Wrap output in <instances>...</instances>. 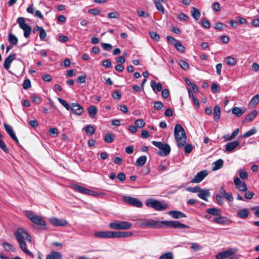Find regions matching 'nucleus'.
Here are the masks:
<instances>
[{
    "mask_svg": "<svg viewBox=\"0 0 259 259\" xmlns=\"http://www.w3.org/2000/svg\"><path fill=\"white\" fill-rule=\"evenodd\" d=\"M213 221L218 224L226 225L228 223L229 220L225 217H222L220 215L218 217L214 218L213 219Z\"/></svg>",
    "mask_w": 259,
    "mask_h": 259,
    "instance_id": "6ab92c4d",
    "label": "nucleus"
},
{
    "mask_svg": "<svg viewBox=\"0 0 259 259\" xmlns=\"http://www.w3.org/2000/svg\"><path fill=\"white\" fill-rule=\"evenodd\" d=\"M146 205L148 207L154 208L157 211H162L167 208V204L162 203L161 201L153 199H149L146 200Z\"/></svg>",
    "mask_w": 259,
    "mask_h": 259,
    "instance_id": "39448f33",
    "label": "nucleus"
},
{
    "mask_svg": "<svg viewBox=\"0 0 259 259\" xmlns=\"http://www.w3.org/2000/svg\"><path fill=\"white\" fill-rule=\"evenodd\" d=\"M175 47L178 51L181 53H184L186 50L185 47L181 44L180 41H178Z\"/></svg>",
    "mask_w": 259,
    "mask_h": 259,
    "instance_id": "37998d69",
    "label": "nucleus"
},
{
    "mask_svg": "<svg viewBox=\"0 0 259 259\" xmlns=\"http://www.w3.org/2000/svg\"><path fill=\"white\" fill-rule=\"evenodd\" d=\"M72 188L76 191L80 192L81 193L89 195V194H92L93 192L92 191L88 189L87 188H85L83 187H82L79 185H73L72 186Z\"/></svg>",
    "mask_w": 259,
    "mask_h": 259,
    "instance_id": "2eb2a0df",
    "label": "nucleus"
},
{
    "mask_svg": "<svg viewBox=\"0 0 259 259\" xmlns=\"http://www.w3.org/2000/svg\"><path fill=\"white\" fill-rule=\"evenodd\" d=\"M9 41L12 45H16V37L10 33L9 35Z\"/></svg>",
    "mask_w": 259,
    "mask_h": 259,
    "instance_id": "3c124183",
    "label": "nucleus"
},
{
    "mask_svg": "<svg viewBox=\"0 0 259 259\" xmlns=\"http://www.w3.org/2000/svg\"><path fill=\"white\" fill-rule=\"evenodd\" d=\"M191 16L196 21L198 20L200 17V11L196 8L193 7L191 8Z\"/></svg>",
    "mask_w": 259,
    "mask_h": 259,
    "instance_id": "7c9ffc66",
    "label": "nucleus"
},
{
    "mask_svg": "<svg viewBox=\"0 0 259 259\" xmlns=\"http://www.w3.org/2000/svg\"><path fill=\"white\" fill-rule=\"evenodd\" d=\"M135 125L138 128H142L145 125V122L143 119H139L135 121Z\"/></svg>",
    "mask_w": 259,
    "mask_h": 259,
    "instance_id": "09e8293b",
    "label": "nucleus"
},
{
    "mask_svg": "<svg viewBox=\"0 0 259 259\" xmlns=\"http://www.w3.org/2000/svg\"><path fill=\"white\" fill-rule=\"evenodd\" d=\"M83 130L85 131L87 134L89 136H92L95 132V129L93 127V126L91 125H87L84 126L83 128Z\"/></svg>",
    "mask_w": 259,
    "mask_h": 259,
    "instance_id": "2f4dec72",
    "label": "nucleus"
},
{
    "mask_svg": "<svg viewBox=\"0 0 259 259\" xmlns=\"http://www.w3.org/2000/svg\"><path fill=\"white\" fill-rule=\"evenodd\" d=\"M70 110L77 115H80L84 111L83 107L76 103H71Z\"/></svg>",
    "mask_w": 259,
    "mask_h": 259,
    "instance_id": "4468645a",
    "label": "nucleus"
},
{
    "mask_svg": "<svg viewBox=\"0 0 259 259\" xmlns=\"http://www.w3.org/2000/svg\"><path fill=\"white\" fill-rule=\"evenodd\" d=\"M193 149V146L191 144H187L185 147V152L186 154L190 153Z\"/></svg>",
    "mask_w": 259,
    "mask_h": 259,
    "instance_id": "774afa93",
    "label": "nucleus"
},
{
    "mask_svg": "<svg viewBox=\"0 0 259 259\" xmlns=\"http://www.w3.org/2000/svg\"><path fill=\"white\" fill-rule=\"evenodd\" d=\"M98 110L95 106H91L88 109V113L91 118H94L97 113Z\"/></svg>",
    "mask_w": 259,
    "mask_h": 259,
    "instance_id": "f704fd0d",
    "label": "nucleus"
},
{
    "mask_svg": "<svg viewBox=\"0 0 259 259\" xmlns=\"http://www.w3.org/2000/svg\"><path fill=\"white\" fill-rule=\"evenodd\" d=\"M198 196L201 199L205 201H207V198L210 196V192L207 189H201V190L198 194Z\"/></svg>",
    "mask_w": 259,
    "mask_h": 259,
    "instance_id": "5701e85b",
    "label": "nucleus"
},
{
    "mask_svg": "<svg viewBox=\"0 0 259 259\" xmlns=\"http://www.w3.org/2000/svg\"><path fill=\"white\" fill-rule=\"evenodd\" d=\"M174 255L172 252H167L162 254L158 259H173Z\"/></svg>",
    "mask_w": 259,
    "mask_h": 259,
    "instance_id": "ea45409f",
    "label": "nucleus"
},
{
    "mask_svg": "<svg viewBox=\"0 0 259 259\" xmlns=\"http://www.w3.org/2000/svg\"><path fill=\"white\" fill-rule=\"evenodd\" d=\"M238 217L240 218L244 219L248 217L249 215V210L247 208L239 209L237 212Z\"/></svg>",
    "mask_w": 259,
    "mask_h": 259,
    "instance_id": "393cba45",
    "label": "nucleus"
},
{
    "mask_svg": "<svg viewBox=\"0 0 259 259\" xmlns=\"http://www.w3.org/2000/svg\"><path fill=\"white\" fill-rule=\"evenodd\" d=\"M180 66L185 70H187L189 68V64L185 61L180 60L179 62Z\"/></svg>",
    "mask_w": 259,
    "mask_h": 259,
    "instance_id": "49530a36",
    "label": "nucleus"
},
{
    "mask_svg": "<svg viewBox=\"0 0 259 259\" xmlns=\"http://www.w3.org/2000/svg\"><path fill=\"white\" fill-rule=\"evenodd\" d=\"M224 161L222 159H219L213 163V166L212 170H217L221 168L223 166Z\"/></svg>",
    "mask_w": 259,
    "mask_h": 259,
    "instance_id": "473e14b6",
    "label": "nucleus"
},
{
    "mask_svg": "<svg viewBox=\"0 0 259 259\" xmlns=\"http://www.w3.org/2000/svg\"><path fill=\"white\" fill-rule=\"evenodd\" d=\"M174 135L178 146L184 147L186 143L187 137L184 129L180 124H176Z\"/></svg>",
    "mask_w": 259,
    "mask_h": 259,
    "instance_id": "20e7f679",
    "label": "nucleus"
},
{
    "mask_svg": "<svg viewBox=\"0 0 259 259\" xmlns=\"http://www.w3.org/2000/svg\"><path fill=\"white\" fill-rule=\"evenodd\" d=\"M26 215L33 223L44 227L46 226V222L41 215L35 214L31 211H26Z\"/></svg>",
    "mask_w": 259,
    "mask_h": 259,
    "instance_id": "423d86ee",
    "label": "nucleus"
},
{
    "mask_svg": "<svg viewBox=\"0 0 259 259\" xmlns=\"http://www.w3.org/2000/svg\"><path fill=\"white\" fill-rule=\"evenodd\" d=\"M223 197L220 193L217 194L215 195V199H216L217 202L219 205H222L224 203V201L223 200Z\"/></svg>",
    "mask_w": 259,
    "mask_h": 259,
    "instance_id": "864d4df0",
    "label": "nucleus"
},
{
    "mask_svg": "<svg viewBox=\"0 0 259 259\" xmlns=\"http://www.w3.org/2000/svg\"><path fill=\"white\" fill-rule=\"evenodd\" d=\"M26 241L31 243V237L28 232L24 228L20 227L17 228V242L20 248L26 254L33 257V253L27 248Z\"/></svg>",
    "mask_w": 259,
    "mask_h": 259,
    "instance_id": "f03ea898",
    "label": "nucleus"
},
{
    "mask_svg": "<svg viewBox=\"0 0 259 259\" xmlns=\"http://www.w3.org/2000/svg\"><path fill=\"white\" fill-rule=\"evenodd\" d=\"M257 112L256 110L252 111L249 114H248L245 118L243 120V122H250L252 121L256 116Z\"/></svg>",
    "mask_w": 259,
    "mask_h": 259,
    "instance_id": "bb28decb",
    "label": "nucleus"
},
{
    "mask_svg": "<svg viewBox=\"0 0 259 259\" xmlns=\"http://www.w3.org/2000/svg\"><path fill=\"white\" fill-rule=\"evenodd\" d=\"M207 175L208 172L206 170L201 171L196 174V175L191 180V182L193 183H200Z\"/></svg>",
    "mask_w": 259,
    "mask_h": 259,
    "instance_id": "ddd939ff",
    "label": "nucleus"
},
{
    "mask_svg": "<svg viewBox=\"0 0 259 259\" xmlns=\"http://www.w3.org/2000/svg\"><path fill=\"white\" fill-rule=\"evenodd\" d=\"M16 58V55L15 54H11L6 58L4 61V67L9 72H11L9 70L10 67L11 63Z\"/></svg>",
    "mask_w": 259,
    "mask_h": 259,
    "instance_id": "f3484780",
    "label": "nucleus"
},
{
    "mask_svg": "<svg viewBox=\"0 0 259 259\" xmlns=\"http://www.w3.org/2000/svg\"><path fill=\"white\" fill-rule=\"evenodd\" d=\"M123 200L126 203L133 206L141 207L143 204L142 202L138 199L129 196H124Z\"/></svg>",
    "mask_w": 259,
    "mask_h": 259,
    "instance_id": "1a4fd4ad",
    "label": "nucleus"
},
{
    "mask_svg": "<svg viewBox=\"0 0 259 259\" xmlns=\"http://www.w3.org/2000/svg\"><path fill=\"white\" fill-rule=\"evenodd\" d=\"M239 176L241 179L245 180L248 178V174L246 171L239 170Z\"/></svg>",
    "mask_w": 259,
    "mask_h": 259,
    "instance_id": "69168bd1",
    "label": "nucleus"
},
{
    "mask_svg": "<svg viewBox=\"0 0 259 259\" xmlns=\"http://www.w3.org/2000/svg\"><path fill=\"white\" fill-rule=\"evenodd\" d=\"M163 104L159 101H156L154 103V108L157 110H160L163 107Z\"/></svg>",
    "mask_w": 259,
    "mask_h": 259,
    "instance_id": "bf43d9fd",
    "label": "nucleus"
},
{
    "mask_svg": "<svg viewBox=\"0 0 259 259\" xmlns=\"http://www.w3.org/2000/svg\"><path fill=\"white\" fill-rule=\"evenodd\" d=\"M246 111L245 108H240L238 107H235L232 109V112L233 114L238 117L241 116Z\"/></svg>",
    "mask_w": 259,
    "mask_h": 259,
    "instance_id": "a878e982",
    "label": "nucleus"
},
{
    "mask_svg": "<svg viewBox=\"0 0 259 259\" xmlns=\"http://www.w3.org/2000/svg\"><path fill=\"white\" fill-rule=\"evenodd\" d=\"M177 18L180 20L187 21L189 17L185 14L181 13L178 15Z\"/></svg>",
    "mask_w": 259,
    "mask_h": 259,
    "instance_id": "052dcab7",
    "label": "nucleus"
},
{
    "mask_svg": "<svg viewBox=\"0 0 259 259\" xmlns=\"http://www.w3.org/2000/svg\"><path fill=\"white\" fill-rule=\"evenodd\" d=\"M101 46L106 51H110L112 48V46L109 44L102 43Z\"/></svg>",
    "mask_w": 259,
    "mask_h": 259,
    "instance_id": "338daca9",
    "label": "nucleus"
},
{
    "mask_svg": "<svg viewBox=\"0 0 259 259\" xmlns=\"http://www.w3.org/2000/svg\"><path fill=\"white\" fill-rule=\"evenodd\" d=\"M3 246L7 251H14L15 250V248L7 242H3Z\"/></svg>",
    "mask_w": 259,
    "mask_h": 259,
    "instance_id": "a19ab883",
    "label": "nucleus"
},
{
    "mask_svg": "<svg viewBox=\"0 0 259 259\" xmlns=\"http://www.w3.org/2000/svg\"><path fill=\"white\" fill-rule=\"evenodd\" d=\"M39 32V36L40 39L44 40L47 36V33L45 30L43 28H42L41 29H40V30Z\"/></svg>",
    "mask_w": 259,
    "mask_h": 259,
    "instance_id": "680f3d73",
    "label": "nucleus"
},
{
    "mask_svg": "<svg viewBox=\"0 0 259 259\" xmlns=\"http://www.w3.org/2000/svg\"><path fill=\"white\" fill-rule=\"evenodd\" d=\"M236 187L240 191H246L247 187L244 182L241 181L239 178L236 177L234 180Z\"/></svg>",
    "mask_w": 259,
    "mask_h": 259,
    "instance_id": "f8f14e48",
    "label": "nucleus"
},
{
    "mask_svg": "<svg viewBox=\"0 0 259 259\" xmlns=\"http://www.w3.org/2000/svg\"><path fill=\"white\" fill-rule=\"evenodd\" d=\"M150 85L155 93L161 91L162 90V85L160 82L156 83L154 80H152L150 82Z\"/></svg>",
    "mask_w": 259,
    "mask_h": 259,
    "instance_id": "b1692460",
    "label": "nucleus"
},
{
    "mask_svg": "<svg viewBox=\"0 0 259 259\" xmlns=\"http://www.w3.org/2000/svg\"><path fill=\"white\" fill-rule=\"evenodd\" d=\"M206 212L213 215L220 216L221 214V211L217 208H209L206 210Z\"/></svg>",
    "mask_w": 259,
    "mask_h": 259,
    "instance_id": "c85d7f7f",
    "label": "nucleus"
},
{
    "mask_svg": "<svg viewBox=\"0 0 259 259\" xmlns=\"http://www.w3.org/2000/svg\"><path fill=\"white\" fill-rule=\"evenodd\" d=\"M132 226L131 223L126 221L114 222L110 223L109 227L115 230H127Z\"/></svg>",
    "mask_w": 259,
    "mask_h": 259,
    "instance_id": "0eeeda50",
    "label": "nucleus"
},
{
    "mask_svg": "<svg viewBox=\"0 0 259 259\" xmlns=\"http://www.w3.org/2000/svg\"><path fill=\"white\" fill-rule=\"evenodd\" d=\"M31 87V82L29 79H25L23 83V87L25 90H27Z\"/></svg>",
    "mask_w": 259,
    "mask_h": 259,
    "instance_id": "6e6d98bb",
    "label": "nucleus"
},
{
    "mask_svg": "<svg viewBox=\"0 0 259 259\" xmlns=\"http://www.w3.org/2000/svg\"><path fill=\"white\" fill-rule=\"evenodd\" d=\"M256 132V130L255 127H253L248 131L245 132L243 135H242L241 137L242 138H247L250 137L253 135H254Z\"/></svg>",
    "mask_w": 259,
    "mask_h": 259,
    "instance_id": "e433bc0d",
    "label": "nucleus"
},
{
    "mask_svg": "<svg viewBox=\"0 0 259 259\" xmlns=\"http://www.w3.org/2000/svg\"><path fill=\"white\" fill-rule=\"evenodd\" d=\"M49 221L53 226L55 227H64L68 224V222L66 220L57 218H51Z\"/></svg>",
    "mask_w": 259,
    "mask_h": 259,
    "instance_id": "9b49d317",
    "label": "nucleus"
},
{
    "mask_svg": "<svg viewBox=\"0 0 259 259\" xmlns=\"http://www.w3.org/2000/svg\"><path fill=\"white\" fill-rule=\"evenodd\" d=\"M17 23L19 27L22 29L24 32V36L28 38L31 32V27L26 23L25 19L23 17H19L17 19Z\"/></svg>",
    "mask_w": 259,
    "mask_h": 259,
    "instance_id": "6e6552de",
    "label": "nucleus"
},
{
    "mask_svg": "<svg viewBox=\"0 0 259 259\" xmlns=\"http://www.w3.org/2000/svg\"><path fill=\"white\" fill-rule=\"evenodd\" d=\"M170 150L171 148L169 145L167 144H164L160 151L157 152V154L161 156H166L169 154Z\"/></svg>",
    "mask_w": 259,
    "mask_h": 259,
    "instance_id": "dca6fc26",
    "label": "nucleus"
},
{
    "mask_svg": "<svg viewBox=\"0 0 259 259\" xmlns=\"http://www.w3.org/2000/svg\"><path fill=\"white\" fill-rule=\"evenodd\" d=\"M168 214H169L172 218L174 219H180L182 218H186V215L183 212L177 211V210H172L169 211L168 212Z\"/></svg>",
    "mask_w": 259,
    "mask_h": 259,
    "instance_id": "aec40b11",
    "label": "nucleus"
},
{
    "mask_svg": "<svg viewBox=\"0 0 259 259\" xmlns=\"http://www.w3.org/2000/svg\"><path fill=\"white\" fill-rule=\"evenodd\" d=\"M239 145L238 141H234L227 143L226 145V150L227 152H231Z\"/></svg>",
    "mask_w": 259,
    "mask_h": 259,
    "instance_id": "4be33fe9",
    "label": "nucleus"
},
{
    "mask_svg": "<svg viewBox=\"0 0 259 259\" xmlns=\"http://www.w3.org/2000/svg\"><path fill=\"white\" fill-rule=\"evenodd\" d=\"M137 13H138V16L140 17L147 18V17H148L149 16L148 13H146L145 12L140 10H138Z\"/></svg>",
    "mask_w": 259,
    "mask_h": 259,
    "instance_id": "e2e57ef3",
    "label": "nucleus"
},
{
    "mask_svg": "<svg viewBox=\"0 0 259 259\" xmlns=\"http://www.w3.org/2000/svg\"><path fill=\"white\" fill-rule=\"evenodd\" d=\"M144 226L148 228H159L164 225L171 228L189 229V226L181 223L179 221H158L153 220H149L144 222L142 224Z\"/></svg>",
    "mask_w": 259,
    "mask_h": 259,
    "instance_id": "f257e3e1",
    "label": "nucleus"
},
{
    "mask_svg": "<svg viewBox=\"0 0 259 259\" xmlns=\"http://www.w3.org/2000/svg\"><path fill=\"white\" fill-rule=\"evenodd\" d=\"M132 234L130 232L106 231L96 232L94 236L100 238H118L127 237Z\"/></svg>",
    "mask_w": 259,
    "mask_h": 259,
    "instance_id": "7ed1b4c3",
    "label": "nucleus"
},
{
    "mask_svg": "<svg viewBox=\"0 0 259 259\" xmlns=\"http://www.w3.org/2000/svg\"><path fill=\"white\" fill-rule=\"evenodd\" d=\"M46 259H62V254L57 251H52L48 254Z\"/></svg>",
    "mask_w": 259,
    "mask_h": 259,
    "instance_id": "cd10ccee",
    "label": "nucleus"
},
{
    "mask_svg": "<svg viewBox=\"0 0 259 259\" xmlns=\"http://www.w3.org/2000/svg\"><path fill=\"white\" fill-rule=\"evenodd\" d=\"M147 159V156L145 155L139 157L136 160V165L138 166H143L146 162Z\"/></svg>",
    "mask_w": 259,
    "mask_h": 259,
    "instance_id": "72a5a7b5",
    "label": "nucleus"
},
{
    "mask_svg": "<svg viewBox=\"0 0 259 259\" xmlns=\"http://www.w3.org/2000/svg\"><path fill=\"white\" fill-rule=\"evenodd\" d=\"M220 194L228 201L232 202L233 201L234 198L231 193H227L225 189L221 187L219 189Z\"/></svg>",
    "mask_w": 259,
    "mask_h": 259,
    "instance_id": "a211bd4d",
    "label": "nucleus"
},
{
    "mask_svg": "<svg viewBox=\"0 0 259 259\" xmlns=\"http://www.w3.org/2000/svg\"><path fill=\"white\" fill-rule=\"evenodd\" d=\"M211 91L213 93H217L220 92V89L217 83H213L211 85Z\"/></svg>",
    "mask_w": 259,
    "mask_h": 259,
    "instance_id": "4d7b16f0",
    "label": "nucleus"
},
{
    "mask_svg": "<svg viewBox=\"0 0 259 259\" xmlns=\"http://www.w3.org/2000/svg\"><path fill=\"white\" fill-rule=\"evenodd\" d=\"M201 24L202 26L205 28H209L210 26L209 21L205 19L201 20Z\"/></svg>",
    "mask_w": 259,
    "mask_h": 259,
    "instance_id": "0e129e2a",
    "label": "nucleus"
},
{
    "mask_svg": "<svg viewBox=\"0 0 259 259\" xmlns=\"http://www.w3.org/2000/svg\"><path fill=\"white\" fill-rule=\"evenodd\" d=\"M259 103V95L256 94L253 96L249 103V107H254Z\"/></svg>",
    "mask_w": 259,
    "mask_h": 259,
    "instance_id": "c9c22d12",
    "label": "nucleus"
},
{
    "mask_svg": "<svg viewBox=\"0 0 259 259\" xmlns=\"http://www.w3.org/2000/svg\"><path fill=\"white\" fill-rule=\"evenodd\" d=\"M239 132V129L237 128L236 129L232 134V135L229 137V138H227V141H230L234 139L235 137L238 134Z\"/></svg>",
    "mask_w": 259,
    "mask_h": 259,
    "instance_id": "13d9d810",
    "label": "nucleus"
},
{
    "mask_svg": "<svg viewBox=\"0 0 259 259\" xmlns=\"http://www.w3.org/2000/svg\"><path fill=\"white\" fill-rule=\"evenodd\" d=\"M201 188L200 186H196L194 187H189L187 188V190L192 193H199L200 191L201 190Z\"/></svg>",
    "mask_w": 259,
    "mask_h": 259,
    "instance_id": "c03bdc74",
    "label": "nucleus"
},
{
    "mask_svg": "<svg viewBox=\"0 0 259 259\" xmlns=\"http://www.w3.org/2000/svg\"><path fill=\"white\" fill-rule=\"evenodd\" d=\"M211 8L213 10L216 12H219L221 10L220 5L218 2H214L211 6Z\"/></svg>",
    "mask_w": 259,
    "mask_h": 259,
    "instance_id": "603ef678",
    "label": "nucleus"
},
{
    "mask_svg": "<svg viewBox=\"0 0 259 259\" xmlns=\"http://www.w3.org/2000/svg\"><path fill=\"white\" fill-rule=\"evenodd\" d=\"M221 109L219 105H215L214 107L213 118L215 121H218L220 119Z\"/></svg>",
    "mask_w": 259,
    "mask_h": 259,
    "instance_id": "c756f323",
    "label": "nucleus"
},
{
    "mask_svg": "<svg viewBox=\"0 0 259 259\" xmlns=\"http://www.w3.org/2000/svg\"><path fill=\"white\" fill-rule=\"evenodd\" d=\"M155 7L157 10H158L159 12H160L162 14L164 13V9L163 8L162 5H161V3L159 2L158 1H155L154 2Z\"/></svg>",
    "mask_w": 259,
    "mask_h": 259,
    "instance_id": "79ce46f5",
    "label": "nucleus"
},
{
    "mask_svg": "<svg viewBox=\"0 0 259 259\" xmlns=\"http://www.w3.org/2000/svg\"><path fill=\"white\" fill-rule=\"evenodd\" d=\"M119 14L117 12H113L109 13L107 15L108 18H118L119 17Z\"/></svg>",
    "mask_w": 259,
    "mask_h": 259,
    "instance_id": "8fccbe9b",
    "label": "nucleus"
},
{
    "mask_svg": "<svg viewBox=\"0 0 259 259\" xmlns=\"http://www.w3.org/2000/svg\"><path fill=\"white\" fill-rule=\"evenodd\" d=\"M236 251V249L230 248L218 253L216 255V258L217 259H225L235 254Z\"/></svg>",
    "mask_w": 259,
    "mask_h": 259,
    "instance_id": "9d476101",
    "label": "nucleus"
},
{
    "mask_svg": "<svg viewBox=\"0 0 259 259\" xmlns=\"http://www.w3.org/2000/svg\"><path fill=\"white\" fill-rule=\"evenodd\" d=\"M225 61L226 63L230 66H234L237 63L236 59L231 56H228L226 57L225 58Z\"/></svg>",
    "mask_w": 259,
    "mask_h": 259,
    "instance_id": "4c0bfd02",
    "label": "nucleus"
},
{
    "mask_svg": "<svg viewBox=\"0 0 259 259\" xmlns=\"http://www.w3.org/2000/svg\"><path fill=\"white\" fill-rule=\"evenodd\" d=\"M58 101L63 106L65 109L67 110H69L70 109V106L68 105L66 101L61 98H58Z\"/></svg>",
    "mask_w": 259,
    "mask_h": 259,
    "instance_id": "de8ad7c7",
    "label": "nucleus"
},
{
    "mask_svg": "<svg viewBox=\"0 0 259 259\" xmlns=\"http://www.w3.org/2000/svg\"><path fill=\"white\" fill-rule=\"evenodd\" d=\"M4 127L6 131L12 139H13L14 141H16V136L15 135V133L13 131L12 127L8 124L7 123H4Z\"/></svg>",
    "mask_w": 259,
    "mask_h": 259,
    "instance_id": "412c9836",
    "label": "nucleus"
},
{
    "mask_svg": "<svg viewBox=\"0 0 259 259\" xmlns=\"http://www.w3.org/2000/svg\"><path fill=\"white\" fill-rule=\"evenodd\" d=\"M149 34L151 36V37L156 41H159L160 39V36L158 34H157L156 32L154 31H151L149 32Z\"/></svg>",
    "mask_w": 259,
    "mask_h": 259,
    "instance_id": "a18cd8bd",
    "label": "nucleus"
},
{
    "mask_svg": "<svg viewBox=\"0 0 259 259\" xmlns=\"http://www.w3.org/2000/svg\"><path fill=\"white\" fill-rule=\"evenodd\" d=\"M166 38H167L168 42L169 44H170L171 45H174V46L177 44V42L178 41L174 37H173L171 36H167Z\"/></svg>",
    "mask_w": 259,
    "mask_h": 259,
    "instance_id": "5fc2aeb1",
    "label": "nucleus"
},
{
    "mask_svg": "<svg viewBox=\"0 0 259 259\" xmlns=\"http://www.w3.org/2000/svg\"><path fill=\"white\" fill-rule=\"evenodd\" d=\"M114 139V136L112 133L107 134L104 137V141L107 143H112Z\"/></svg>",
    "mask_w": 259,
    "mask_h": 259,
    "instance_id": "58836bf2",
    "label": "nucleus"
}]
</instances>
